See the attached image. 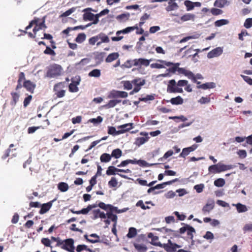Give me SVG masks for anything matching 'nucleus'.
Here are the masks:
<instances>
[{
  "label": "nucleus",
  "instance_id": "nucleus-23",
  "mask_svg": "<svg viewBox=\"0 0 252 252\" xmlns=\"http://www.w3.org/2000/svg\"><path fill=\"white\" fill-rule=\"evenodd\" d=\"M178 181H179V179L178 178H176L171 181H167L166 182H163L162 184H158V185L154 186V187H155V189H163L165 187L166 185H171L172 183L177 182Z\"/></svg>",
  "mask_w": 252,
  "mask_h": 252
},
{
  "label": "nucleus",
  "instance_id": "nucleus-47",
  "mask_svg": "<svg viewBox=\"0 0 252 252\" xmlns=\"http://www.w3.org/2000/svg\"><path fill=\"white\" fill-rule=\"evenodd\" d=\"M184 4L187 7V11L192 10L194 8L193 2L187 0L184 2Z\"/></svg>",
  "mask_w": 252,
  "mask_h": 252
},
{
  "label": "nucleus",
  "instance_id": "nucleus-35",
  "mask_svg": "<svg viewBox=\"0 0 252 252\" xmlns=\"http://www.w3.org/2000/svg\"><path fill=\"white\" fill-rule=\"evenodd\" d=\"M69 187L67 183L60 182L58 185V189L62 192H65L68 189Z\"/></svg>",
  "mask_w": 252,
  "mask_h": 252
},
{
  "label": "nucleus",
  "instance_id": "nucleus-9",
  "mask_svg": "<svg viewBox=\"0 0 252 252\" xmlns=\"http://www.w3.org/2000/svg\"><path fill=\"white\" fill-rule=\"evenodd\" d=\"M64 88V83L63 82L59 83L54 86V90L57 97L61 98L64 96L65 93Z\"/></svg>",
  "mask_w": 252,
  "mask_h": 252
},
{
  "label": "nucleus",
  "instance_id": "nucleus-24",
  "mask_svg": "<svg viewBox=\"0 0 252 252\" xmlns=\"http://www.w3.org/2000/svg\"><path fill=\"white\" fill-rule=\"evenodd\" d=\"M119 57V54L117 52L110 54L106 58L105 62L106 63H111L117 60Z\"/></svg>",
  "mask_w": 252,
  "mask_h": 252
},
{
  "label": "nucleus",
  "instance_id": "nucleus-52",
  "mask_svg": "<svg viewBox=\"0 0 252 252\" xmlns=\"http://www.w3.org/2000/svg\"><path fill=\"white\" fill-rule=\"evenodd\" d=\"M89 249V248L87 245L82 244L78 245L76 247V250L77 252H81L83 251H86L88 252V250Z\"/></svg>",
  "mask_w": 252,
  "mask_h": 252
},
{
  "label": "nucleus",
  "instance_id": "nucleus-26",
  "mask_svg": "<svg viewBox=\"0 0 252 252\" xmlns=\"http://www.w3.org/2000/svg\"><path fill=\"white\" fill-rule=\"evenodd\" d=\"M80 80L73 81L69 85V91L70 92L74 93L78 91L77 85L79 84Z\"/></svg>",
  "mask_w": 252,
  "mask_h": 252
},
{
  "label": "nucleus",
  "instance_id": "nucleus-30",
  "mask_svg": "<svg viewBox=\"0 0 252 252\" xmlns=\"http://www.w3.org/2000/svg\"><path fill=\"white\" fill-rule=\"evenodd\" d=\"M11 95L12 100L11 101L10 104L13 106H15L19 100L20 95L17 93L12 92Z\"/></svg>",
  "mask_w": 252,
  "mask_h": 252
},
{
  "label": "nucleus",
  "instance_id": "nucleus-11",
  "mask_svg": "<svg viewBox=\"0 0 252 252\" xmlns=\"http://www.w3.org/2000/svg\"><path fill=\"white\" fill-rule=\"evenodd\" d=\"M141 163L142 165L146 166L147 163L145 160H137L136 159H126L122 161L120 164L118 165V167H124L127 165L129 163L131 164H139Z\"/></svg>",
  "mask_w": 252,
  "mask_h": 252
},
{
  "label": "nucleus",
  "instance_id": "nucleus-43",
  "mask_svg": "<svg viewBox=\"0 0 252 252\" xmlns=\"http://www.w3.org/2000/svg\"><path fill=\"white\" fill-rule=\"evenodd\" d=\"M86 34L84 33H79L75 39L76 42L81 43L86 39Z\"/></svg>",
  "mask_w": 252,
  "mask_h": 252
},
{
  "label": "nucleus",
  "instance_id": "nucleus-49",
  "mask_svg": "<svg viewBox=\"0 0 252 252\" xmlns=\"http://www.w3.org/2000/svg\"><path fill=\"white\" fill-rule=\"evenodd\" d=\"M155 99V94L147 95L146 97H140L139 101L146 102L148 100H153Z\"/></svg>",
  "mask_w": 252,
  "mask_h": 252
},
{
  "label": "nucleus",
  "instance_id": "nucleus-13",
  "mask_svg": "<svg viewBox=\"0 0 252 252\" xmlns=\"http://www.w3.org/2000/svg\"><path fill=\"white\" fill-rule=\"evenodd\" d=\"M158 62L163 63L167 66H170L173 65V66L172 67H170L167 69V71H168L169 72H171L172 73H174L176 72V71L177 70L178 66L180 65L179 63H172L166 62L163 60H158Z\"/></svg>",
  "mask_w": 252,
  "mask_h": 252
},
{
  "label": "nucleus",
  "instance_id": "nucleus-25",
  "mask_svg": "<svg viewBox=\"0 0 252 252\" xmlns=\"http://www.w3.org/2000/svg\"><path fill=\"white\" fill-rule=\"evenodd\" d=\"M116 172H120V169L114 166H110L108 167L106 174L108 176L114 175L116 174Z\"/></svg>",
  "mask_w": 252,
  "mask_h": 252
},
{
  "label": "nucleus",
  "instance_id": "nucleus-17",
  "mask_svg": "<svg viewBox=\"0 0 252 252\" xmlns=\"http://www.w3.org/2000/svg\"><path fill=\"white\" fill-rule=\"evenodd\" d=\"M91 11H94L92 8H87L84 9L83 11L84 12L83 14V19L85 21H92L93 17H94V14L91 13Z\"/></svg>",
  "mask_w": 252,
  "mask_h": 252
},
{
  "label": "nucleus",
  "instance_id": "nucleus-4",
  "mask_svg": "<svg viewBox=\"0 0 252 252\" xmlns=\"http://www.w3.org/2000/svg\"><path fill=\"white\" fill-rule=\"evenodd\" d=\"M74 241L72 238L66 239L62 241H59L58 245L61 246L62 249H63L69 252H75V247L74 246Z\"/></svg>",
  "mask_w": 252,
  "mask_h": 252
},
{
  "label": "nucleus",
  "instance_id": "nucleus-39",
  "mask_svg": "<svg viewBox=\"0 0 252 252\" xmlns=\"http://www.w3.org/2000/svg\"><path fill=\"white\" fill-rule=\"evenodd\" d=\"M227 2V0H216L214 5L216 7L222 8L226 4Z\"/></svg>",
  "mask_w": 252,
  "mask_h": 252
},
{
  "label": "nucleus",
  "instance_id": "nucleus-53",
  "mask_svg": "<svg viewBox=\"0 0 252 252\" xmlns=\"http://www.w3.org/2000/svg\"><path fill=\"white\" fill-rule=\"evenodd\" d=\"M102 120L103 118L101 116H99L96 118L90 119L88 122L94 124H96L101 123Z\"/></svg>",
  "mask_w": 252,
  "mask_h": 252
},
{
  "label": "nucleus",
  "instance_id": "nucleus-33",
  "mask_svg": "<svg viewBox=\"0 0 252 252\" xmlns=\"http://www.w3.org/2000/svg\"><path fill=\"white\" fill-rule=\"evenodd\" d=\"M233 205L236 206L237 211L239 213L245 212L248 210L246 206L240 203H238L237 204H233Z\"/></svg>",
  "mask_w": 252,
  "mask_h": 252
},
{
  "label": "nucleus",
  "instance_id": "nucleus-20",
  "mask_svg": "<svg viewBox=\"0 0 252 252\" xmlns=\"http://www.w3.org/2000/svg\"><path fill=\"white\" fill-rule=\"evenodd\" d=\"M84 237L87 242L91 243H96L100 242L99 236L95 233L92 234L90 235V237H94V239L89 238L87 234H85Z\"/></svg>",
  "mask_w": 252,
  "mask_h": 252
},
{
  "label": "nucleus",
  "instance_id": "nucleus-37",
  "mask_svg": "<svg viewBox=\"0 0 252 252\" xmlns=\"http://www.w3.org/2000/svg\"><path fill=\"white\" fill-rule=\"evenodd\" d=\"M122 152L120 149H116L112 151L111 153V158L114 157L116 158H118L122 156Z\"/></svg>",
  "mask_w": 252,
  "mask_h": 252
},
{
  "label": "nucleus",
  "instance_id": "nucleus-3",
  "mask_svg": "<svg viewBox=\"0 0 252 252\" xmlns=\"http://www.w3.org/2000/svg\"><path fill=\"white\" fill-rule=\"evenodd\" d=\"M234 167H235V166L234 165H225L219 162L217 164L210 166L208 168V171L210 173L216 174L230 170Z\"/></svg>",
  "mask_w": 252,
  "mask_h": 252
},
{
  "label": "nucleus",
  "instance_id": "nucleus-15",
  "mask_svg": "<svg viewBox=\"0 0 252 252\" xmlns=\"http://www.w3.org/2000/svg\"><path fill=\"white\" fill-rule=\"evenodd\" d=\"M197 147V145L193 144L190 147L184 148L182 150L181 153L179 155V157L185 158L186 157L189 155L190 152L194 151Z\"/></svg>",
  "mask_w": 252,
  "mask_h": 252
},
{
  "label": "nucleus",
  "instance_id": "nucleus-57",
  "mask_svg": "<svg viewBox=\"0 0 252 252\" xmlns=\"http://www.w3.org/2000/svg\"><path fill=\"white\" fill-rule=\"evenodd\" d=\"M118 185V182L116 178L112 177L111 180L108 182V185L110 187H116Z\"/></svg>",
  "mask_w": 252,
  "mask_h": 252
},
{
  "label": "nucleus",
  "instance_id": "nucleus-29",
  "mask_svg": "<svg viewBox=\"0 0 252 252\" xmlns=\"http://www.w3.org/2000/svg\"><path fill=\"white\" fill-rule=\"evenodd\" d=\"M169 101L173 105L182 104L184 102L183 99L180 96L172 98Z\"/></svg>",
  "mask_w": 252,
  "mask_h": 252
},
{
  "label": "nucleus",
  "instance_id": "nucleus-14",
  "mask_svg": "<svg viewBox=\"0 0 252 252\" xmlns=\"http://www.w3.org/2000/svg\"><path fill=\"white\" fill-rule=\"evenodd\" d=\"M23 87H24L27 91L33 94L36 87V85L30 80H26L25 78L23 82Z\"/></svg>",
  "mask_w": 252,
  "mask_h": 252
},
{
  "label": "nucleus",
  "instance_id": "nucleus-19",
  "mask_svg": "<svg viewBox=\"0 0 252 252\" xmlns=\"http://www.w3.org/2000/svg\"><path fill=\"white\" fill-rule=\"evenodd\" d=\"M25 79V73L23 72H21L18 75V79L17 81V85L16 87L15 90L16 91H18V90L21 89L23 87V84L22 85V82L24 81Z\"/></svg>",
  "mask_w": 252,
  "mask_h": 252
},
{
  "label": "nucleus",
  "instance_id": "nucleus-45",
  "mask_svg": "<svg viewBox=\"0 0 252 252\" xmlns=\"http://www.w3.org/2000/svg\"><path fill=\"white\" fill-rule=\"evenodd\" d=\"M225 180L222 178H219L214 181V185L217 187H222L225 184Z\"/></svg>",
  "mask_w": 252,
  "mask_h": 252
},
{
  "label": "nucleus",
  "instance_id": "nucleus-2",
  "mask_svg": "<svg viewBox=\"0 0 252 252\" xmlns=\"http://www.w3.org/2000/svg\"><path fill=\"white\" fill-rule=\"evenodd\" d=\"M188 83L186 80H180L176 83L174 79L169 81L167 87V92L169 93H182L183 90L182 87L185 86Z\"/></svg>",
  "mask_w": 252,
  "mask_h": 252
},
{
  "label": "nucleus",
  "instance_id": "nucleus-16",
  "mask_svg": "<svg viewBox=\"0 0 252 252\" xmlns=\"http://www.w3.org/2000/svg\"><path fill=\"white\" fill-rule=\"evenodd\" d=\"M223 50L221 47H217L209 52L207 54L208 58L211 59L218 57L222 53Z\"/></svg>",
  "mask_w": 252,
  "mask_h": 252
},
{
  "label": "nucleus",
  "instance_id": "nucleus-12",
  "mask_svg": "<svg viewBox=\"0 0 252 252\" xmlns=\"http://www.w3.org/2000/svg\"><path fill=\"white\" fill-rule=\"evenodd\" d=\"M152 60H147L144 58L135 59L133 60L134 65L141 67L142 66H148Z\"/></svg>",
  "mask_w": 252,
  "mask_h": 252
},
{
  "label": "nucleus",
  "instance_id": "nucleus-41",
  "mask_svg": "<svg viewBox=\"0 0 252 252\" xmlns=\"http://www.w3.org/2000/svg\"><path fill=\"white\" fill-rule=\"evenodd\" d=\"M106 215H107V217L108 218V219L109 220H111L112 221H113L114 224H117L118 217L116 215L113 214L110 211L109 212H107Z\"/></svg>",
  "mask_w": 252,
  "mask_h": 252
},
{
  "label": "nucleus",
  "instance_id": "nucleus-28",
  "mask_svg": "<svg viewBox=\"0 0 252 252\" xmlns=\"http://www.w3.org/2000/svg\"><path fill=\"white\" fill-rule=\"evenodd\" d=\"M132 83L134 86L141 87L145 84L146 81L141 78H136L132 80Z\"/></svg>",
  "mask_w": 252,
  "mask_h": 252
},
{
  "label": "nucleus",
  "instance_id": "nucleus-31",
  "mask_svg": "<svg viewBox=\"0 0 252 252\" xmlns=\"http://www.w3.org/2000/svg\"><path fill=\"white\" fill-rule=\"evenodd\" d=\"M121 102V100L113 99L110 100L108 102L105 104L104 107L106 108H110L115 107L117 104Z\"/></svg>",
  "mask_w": 252,
  "mask_h": 252
},
{
  "label": "nucleus",
  "instance_id": "nucleus-21",
  "mask_svg": "<svg viewBox=\"0 0 252 252\" xmlns=\"http://www.w3.org/2000/svg\"><path fill=\"white\" fill-rule=\"evenodd\" d=\"M132 125V123H128L119 126L118 127V128L121 129L120 130H119V132H120L119 133H120L121 134L124 133L128 131L129 130L132 129L133 127Z\"/></svg>",
  "mask_w": 252,
  "mask_h": 252
},
{
  "label": "nucleus",
  "instance_id": "nucleus-48",
  "mask_svg": "<svg viewBox=\"0 0 252 252\" xmlns=\"http://www.w3.org/2000/svg\"><path fill=\"white\" fill-rule=\"evenodd\" d=\"M108 133L109 134L113 135H116L121 134L120 133H119V130L117 131L115 127L114 126H108Z\"/></svg>",
  "mask_w": 252,
  "mask_h": 252
},
{
  "label": "nucleus",
  "instance_id": "nucleus-40",
  "mask_svg": "<svg viewBox=\"0 0 252 252\" xmlns=\"http://www.w3.org/2000/svg\"><path fill=\"white\" fill-rule=\"evenodd\" d=\"M95 205H89L86 208H83L81 210L79 211V214H82L84 215L87 214L91 211L93 208L95 207Z\"/></svg>",
  "mask_w": 252,
  "mask_h": 252
},
{
  "label": "nucleus",
  "instance_id": "nucleus-46",
  "mask_svg": "<svg viewBox=\"0 0 252 252\" xmlns=\"http://www.w3.org/2000/svg\"><path fill=\"white\" fill-rule=\"evenodd\" d=\"M134 246L139 252H144L147 250V247L144 245L135 244Z\"/></svg>",
  "mask_w": 252,
  "mask_h": 252
},
{
  "label": "nucleus",
  "instance_id": "nucleus-61",
  "mask_svg": "<svg viewBox=\"0 0 252 252\" xmlns=\"http://www.w3.org/2000/svg\"><path fill=\"white\" fill-rule=\"evenodd\" d=\"M32 97L31 95H29L24 99L23 102V105L24 107H26L30 104L32 99Z\"/></svg>",
  "mask_w": 252,
  "mask_h": 252
},
{
  "label": "nucleus",
  "instance_id": "nucleus-56",
  "mask_svg": "<svg viewBox=\"0 0 252 252\" xmlns=\"http://www.w3.org/2000/svg\"><path fill=\"white\" fill-rule=\"evenodd\" d=\"M75 10V8L72 7L70 8L68 10L62 13L61 15V17H65L70 15L72 13H73Z\"/></svg>",
  "mask_w": 252,
  "mask_h": 252
},
{
  "label": "nucleus",
  "instance_id": "nucleus-32",
  "mask_svg": "<svg viewBox=\"0 0 252 252\" xmlns=\"http://www.w3.org/2000/svg\"><path fill=\"white\" fill-rule=\"evenodd\" d=\"M111 155L107 153H103L100 157V160L101 162H108L111 159Z\"/></svg>",
  "mask_w": 252,
  "mask_h": 252
},
{
  "label": "nucleus",
  "instance_id": "nucleus-18",
  "mask_svg": "<svg viewBox=\"0 0 252 252\" xmlns=\"http://www.w3.org/2000/svg\"><path fill=\"white\" fill-rule=\"evenodd\" d=\"M98 39H100V41H98L96 43L97 46H99L102 43H109L110 39L108 36L103 32H100L97 35Z\"/></svg>",
  "mask_w": 252,
  "mask_h": 252
},
{
  "label": "nucleus",
  "instance_id": "nucleus-54",
  "mask_svg": "<svg viewBox=\"0 0 252 252\" xmlns=\"http://www.w3.org/2000/svg\"><path fill=\"white\" fill-rule=\"evenodd\" d=\"M150 17V15L147 13H144L143 16H142L140 18V22L139 23V26H142L144 23L145 21L148 19Z\"/></svg>",
  "mask_w": 252,
  "mask_h": 252
},
{
  "label": "nucleus",
  "instance_id": "nucleus-59",
  "mask_svg": "<svg viewBox=\"0 0 252 252\" xmlns=\"http://www.w3.org/2000/svg\"><path fill=\"white\" fill-rule=\"evenodd\" d=\"M148 237L149 238H151L152 241L153 242V244L155 245H157V244L156 243V242L158 240V238L157 236H155L152 233H149L148 235Z\"/></svg>",
  "mask_w": 252,
  "mask_h": 252
},
{
  "label": "nucleus",
  "instance_id": "nucleus-58",
  "mask_svg": "<svg viewBox=\"0 0 252 252\" xmlns=\"http://www.w3.org/2000/svg\"><path fill=\"white\" fill-rule=\"evenodd\" d=\"M244 26L247 29L251 28L252 27V18L246 19L245 21Z\"/></svg>",
  "mask_w": 252,
  "mask_h": 252
},
{
  "label": "nucleus",
  "instance_id": "nucleus-7",
  "mask_svg": "<svg viewBox=\"0 0 252 252\" xmlns=\"http://www.w3.org/2000/svg\"><path fill=\"white\" fill-rule=\"evenodd\" d=\"M135 29H136V30L138 29V27H137V25L133 26V27H128L125 29H123V30H120V31H118L116 33V35H118V36L112 37L111 39L113 41H119L123 38V36H119L120 34H121V33L126 34V33H129L132 31H133Z\"/></svg>",
  "mask_w": 252,
  "mask_h": 252
},
{
  "label": "nucleus",
  "instance_id": "nucleus-36",
  "mask_svg": "<svg viewBox=\"0 0 252 252\" xmlns=\"http://www.w3.org/2000/svg\"><path fill=\"white\" fill-rule=\"evenodd\" d=\"M195 16L194 14L190 13H187L184 15H183L181 17V20L183 22H185L189 20H193L194 19Z\"/></svg>",
  "mask_w": 252,
  "mask_h": 252
},
{
  "label": "nucleus",
  "instance_id": "nucleus-55",
  "mask_svg": "<svg viewBox=\"0 0 252 252\" xmlns=\"http://www.w3.org/2000/svg\"><path fill=\"white\" fill-rule=\"evenodd\" d=\"M211 13L213 15L217 16L223 13V11L216 8H212L211 9Z\"/></svg>",
  "mask_w": 252,
  "mask_h": 252
},
{
  "label": "nucleus",
  "instance_id": "nucleus-51",
  "mask_svg": "<svg viewBox=\"0 0 252 252\" xmlns=\"http://www.w3.org/2000/svg\"><path fill=\"white\" fill-rule=\"evenodd\" d=\"M132 81L130 82L129 81H125L123 82V85L125 89L127 90H130L132 88Z\"/></svg>",
  "mask_w": 252,
  "mask_h": 252
},
{
  "label": "nucleus",
  "instance_id": "nucleus-44",
  "mask_svg": "<svg viewBox=\"0 0 252 252\" xmlns=\"http://www.w3.org/2000/svg\"><path fill=\"white\" fill-rule=\"evenodd\" d=\"M229 23V21L226 19H220L216 21L215 22V26L216 27H220L223 25H226Z\"/></svg>",
  "mask_w": 252,
  "mask_h": 252
},
{
  "label": "nucleus",
  "instance_id": "nucleus-50",
  "mask_svg": "<svg viewBox=\"0 0 252 252\" xmlns=\"http://www.w3.org/2000/svg\"><path fill=\"white\" fill-rule=\"evenodd\" d=\"M185 75L187 76L189 79H191L192 82H196L195 75L191 71L187 70Z\"/></svg>",
  "mask_w": 252,
  "mask_h": 252
},
{
  "label": "nucleus",
  "instance_id": "nucleus-38",
  "mask_svg": "<svg viewBox=\"0 0 252 252\" xmlns=\"http://www.w3.org/2000/svg\"><path fill=\"white\" fill-rule=\"evenodd\" d=\"M137 235V230L134 227H130L128 229V232L126 236L129 238H132L136 236Z\"/></svg>",
  "mask_w": 252,
  "mask_h": 252
},
{
  "label": "nucleus",
  "instance_id": "nucleus-63",
  "mask_svg": "<svg viewBox=\"0 0 252 252\" xmlns=\"http://www.w3.org/2000/svg\"><path fill=\"white\" fill-rule=\"evenodd\" d=\"M119 91H111L110 94L108 96V97L110 98H118L119 95Z\"/></svg>",
  "mask_w": 252,
  "mask_h": 252
},
{
  "label": "nucleus",
  "instance_id": "nucleus-62",
  "mask_svg": "<svg viewBox=\"0 0 252 252\" xmlns=\"http://www.w3.org/2000/svg\"><path fill=\"white\" fill-rule=\"evenodd\" d=\"M98 37L97 35L93 36L89 39V43L91 45H94L98 42Z\"/></svg>",
  "mask_w": 252,
  "mask_h": 252
},
{
  "label": "nucleus",
  "instance_id": "nucleus-34",
  "mask_svg": "<svg viewBox=\"0 0 252 252\" xmlns=\"http://www.w3.org/2000/svg\"><path fill=\"white\" fill-rule=\"evenodd\" d=\"M215 87V83L213 82L206 83L197 86L198 89H202L206 90L207 89L214 88Z\"/></svg>",
  "mask_w": 252,
  "mask_h": 252
},
{
  "label": "nucleus",
  "instance_id": "nucleus-6",
  "mask_svg": "<svg viewBox=\"0 0 252 252\" xmlns=\"http://www.w3.org/2000/svg\"><path fill=\"white\" fill-rule=\"evenodd\" d=\"M184 226L179 229V233L181 234H184L187 231L188 239L193 241V233H195V229L189 225L183 223Z\"/></svg>",
  "mask_w": 252,
  "mask_h": 252
},
{
  "label": "nucleus",
  "instance_id": "nucleus-8",
  "mask_svg": "<svg viewBox=\"0 0 252 252\" xmlns=\"http://www.w3.org/2000/svg\"><path fill=\"white\" fill-rule=\"evenodd\" d=\"M62 68L60 65L53 64L48 67V77H54L59 76L61 74Z\"/></svg>",
  "mask_w": 252,
  "mask_h": 252
},
{
  "label": "nucleus",
  "instance_id": "nucleus-60",
  "mask_svg": "<svg viewBox=\"0 0 252 252\" xmlns=\"http://www.w3.org/2000/svg\"><path fill=\"white\" fill-rule=\"evenodd\" d=\"M198 102L201 104L208 103L210 102V98L209 96H206V97L202 96L198 100Z\"/></svg>",
  "mask_w": 252,
  "mask_h": 252
},
{
  "label": "nucleus",
  "instance_id": "nucleus-10",
  "mask_svg": "<svg viewBox=\"0 0 252 252\" xmlns=\"http://www.w3.org/2000/svg\"><path fill=\"white\" fill-rule=\"evenodd\" d=\"M140 134L142 136H144L145 137H139L136 138L134 142V144L138 146L144 144L145 142H147L150 137L148 136V133L146 132H141Z\"/></svg>",
  "mask_w": 252,
  "mask_h": 252
},
{
  "label": "nucleus",
  "instance_id": "nucleus-5",
  "mask_svg": "<svg viewBox=\"0 0 252 252\" xmlns=\"http://www.w3.org/2000/svg\"><path fill=\"white\" fill-rule=\"evenodd\" d=\"M157 246L163 248L167 252H175L177 248L181 247V246L172 243L170 239L168 240V242L166 244L159 243L158 244H157Z\"/></svg>",
  "mask_w": 252,
  "mask_h": 252
},
{
  "label": "nucleus",
  "instance_id": "nucleus-42",
  "mask_svg": "<svg viewBox=\"0 0 252 252\" xmlns=\"http://www.w3.org/2000/svg\"><path fill=\"white\" fill-rule=\"evenodd\" d=\"M101 75L100 70L98 69H94L89 73L90 77H99Z\"/></svg>",
  "mask_w": 252,
  "mask_h": 252
},
{
  "label": "nucleus",
  "instance_id": "nucleus-64",
  "mask_svg": "<svg viewBox=\"0 0 252 252\" xmlns=\"http://www.w3.org/2000/svg\"><path fill=\"white\" fill-rule=\"evenodd\" d=\"M203 238L207 240H213L214 238V236L211 232L207 231L206 234L203 236Z\"/></svg>",
  "mask_w": 252,
  "mask_h": 252
},
{
  "label": "nucleus",
  "instance_id": "nucleus-27",
  "mask_svg": "<svg viewBox=\"0 0 252 252\" xmlns=\"http://www.w3.org/2000/svg\"><path fill=\"white\" fill-rule=\"evenodd\" d=\"M214 202L212 201L207 203L202 208V212L204 214L210 212L214 207Z\"/></svg>",
  "mask_w": 252,
  "mask_h": 252
},
{
  "label": "nucleus",
  "instance_id": "nucleus-22",
  "mask_svg": "<svg viewBox=\"0 0 252 252\" xmlns=\"http://www.w3.org/2000/svg\"><path fill=\"white\" fill-rule=\"evenodd\" d=\"M175 0H169L168 2V5L166 7L167 11H171L178 8V5L177 3L174 1Z\"/></svg>",
  "mask_w": 252,
  "mask_h": 252
},
{
  "label": "nucleus",
  "instance_id": "nucleus-1",
  "mask_svg": "<svg viewBox=\"0 0 252 252\" xmlns=\"http://www.w3.org/2000/svg\"><path fill=\"white\" fill-rule=\"evenodd\" d=\"M45 18V16H44L42 19L38 18H34V19L32 20L29 23V25L26 28V31L33 28L32 32H33V33L31 32H25L26 33L28 34L30 37H36L37 39H47V33H45L44 32H39V31L46 28L44 23Z\"/></svg>",
  "mask_w": 252,
  "mask_h": 252
}]
</instances>
